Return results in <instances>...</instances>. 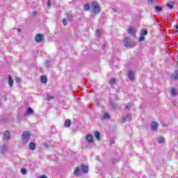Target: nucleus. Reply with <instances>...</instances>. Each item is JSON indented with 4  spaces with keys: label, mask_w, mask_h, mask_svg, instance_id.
Masks as SVG:
<instances>
[{
    "label": "nucleus",
    "mask_w": 178,
    "mask_h": 178,
    "mask_svg": "<svg viewBox=\"0 0 178 178\" xmlns=\"http://www.w3.org/2000/svg\"><path fill=\"white\" fill-rule=\"evenodd\" d=\"M124 45L127 47V48H134L136 44L134 42H131V39L130 38H125L124 40Z\"/></svg>",
    "instance_id": "nucleus-1"
},
{
    "label": "nucleus",
    "mask_w": 178,
    "mask_h": 178,
    "mask_svg": "<svg viewBox=\"0 0 178 178\" xmlns=\"http://www.w3.org/2000/svg\"><path fill=\"white\" fill-rule=\"evenodd\" d=\"M30 137H31V134H30V131H24L22 133V139L24 144H26V143H29V140H30Z\"/></svg>",
    "instance_id": "nucleus-2"
},
{
    "label": "nucleus",
    "mask_w": 178,
    "mask_h": 178,
    "mask_svg": "<svg viewBox=\"0 0 178 178\" xmlns=\"http://www.w3.org/2000/svg\"><path fill=\"white\" fill-rule=\"evenodd\" d=\"M92 8L93 13H95V15H98L99 12H101V8H99V5H98V2L93 1L92 3Z\"/></svg>",
    "instance_id": "nucleus-3"
},
{
    "label": "nucleus",
    "mask_w": 178,
    "mask_h": 178,
    "mask_svg": "<svg viewBox=\"0 0 178 178\" xmlns=\"http://www.w3.org/2000/svg\"><path fill=\"white\" fill-rule=\"evenodd\" d=\"M24 116H33L34 115V111L31 107H29L26 111L24 114Z\"/></svg>",
    "instance_id": "nucleus-4"
},
{
    "label": "nucleus",
    "mask_w": 178,
    "mask_h": 178,
    "mask_svg": "<svg viewBox=\"0 0 178 178\" xmlns=\"http://www.w3.org/2000/svg\"><path fill=\"white\" fill-rule=\"evenodd\" d=\"M128 34H129V35H132V37H134V35H136V29H134L133 27L130 26L128 28V31H127Z\"/></svg>",
    "instance_id": "nucleus-5"
},
{
    "label": "nucleus",
    "mask_w": 178,
    "mask_h": 178,
    "mask_svg": "<svg viewBox=\"0 0 178 178\" xmlns=\"http://www.w3.org/2000/svg\"><path fill=\"white\" fill-rule=\"evenodd\" d=\"M86 140L87 143H89V144H91V143L94 141V137L90 134H88V135H86Z\"/></svg>",
    "instance_id": "nucleus-6"
},
{
    "label": "nucleus",
    "mask_w": 178,
    "mask_h": 178,
    "mask_svg": "<svg viewBox=\"0 0 178 178\" xmlns=\"http://www.w3.org/2000/svg\"><path fill=\"white\" fill-rule=\"evenodd\" d=\"M80 169L82 170L83 173H88V166L86 164H82L80 166Z\"/></svg>",
    "instance_id": "nucleus-7"
},
{
    "label": "nucleus",
    "mask_w": 178,
    "mask_h": 178,
    "mask_svg": "<svg viewBox=\"0 0 178 178\" xmlns=\"http://www.w3.org/2000/svg\"><path fill=\"white\" fill-rule=\"evenodd\" d=\"M44 35L39 33L35 37V40L36 42H41V41L43 40Z\"/></svg>",
    "instance_id": "nucleus-8"
},
{
    "label": "nucleus",
    "mask_w": 178,
    "mask_h": 178,
    "mask_svg": "<svg viewBox=\"0 0 178 178\" xmlns=\"http://www.w3.org/2000/svg\"><path fill=\"white\" fill-rule=\"evenodd\" d=\"M150 129L153 131H155V130H157L158 123H156V122H155V121H153L152 123L151 124Z\"/></svg>",
    "instance_id": "nucleus-9"
},
{
    "label": "nucleus",
    "mask_w": 178,
    "mask_h": 178,
    "mask_svg": "<svg viewBox=\"0 0 178 178\" xmlns=\"http://www.w3.org/2000/svg\"><path fill=\"white\" fill-rule=\"evenodd\" d=\"M81 175V170H80L79 167H76L74 171V176H76V177H78V176H80Z\"/></svg>",
    "instance_id": "nucleus-10"
},
{
    "label": "nucleus",
    "mask_w": 178,
    "mask_h": 178,
    "mask_svg": "<svg viewBox=\"0 0 178 178\" xmlns=\"http://www.w3.org/2000/svg\"><path fill=\"white\" fill-rule=\"evenodd\" d=\"M3 139L4 140H10V132L9 131H6L4 133H3Z\"/></svg>",
    "instance_id": "nucleus-11"
},
{
    "label": "nucleus",
    "mask_w": 178,
    "mask_h": 178,
    "mask_svg": "<svg viewBox=\"0 0 178 178\" xmlns=\"http://www.w3.org/2000/svg\"><path fill=\"white\" fill-rule=\"evenodd\" d=\"M128 77L131 81H133L134 80V72L133 71H129L128 73Z\"/></svg>",
    "instance_id": "nucleus-12"
},
{
    "label": "nucleus",
    "mask_w": 178,
    "mask_h": 178,
    "mask_svg": "<svg viewBox=\"0 0 178 178\" xmlns=\"http://www.w3.org/2000/svg\"><path fill=\"white\" fill-rule=\"evenodd\" d=\"M44 65L47 69H51L52 67V60H46Z\"/></svg>",
    "instance_id": "nucleus-13"
},
{
    "label": "nucleus",
    "mask_w": 178,
    "mask_h": 178,
    "mask_svg": "<svg viewBox=\"0 0 178 178\" xmlns=\"http://www.w3.org/2000/svg\"><path fill=\"white\" fill-rule=\"evenodd\" d=\"M8 84L10 87H13V79H12V75L8 74Z\"/></svg>",
    "instance_id": "nucleus-14"
},
{
    "label": "nucleus",
    "mask_w": 178,
    "mask_h": 178,
    "mask_svg": "<svg viewBox=\"0 0 178 178\" xmlns=\"http://www.w3.org/2000/svg\"><path fill=\"white\" fill-rule=\"evenodd\" d=\"M70 124H72V120L70 119H67L65 121V127H70Z\"/></svg>",
    "instance_id": "nucleus-15"
},
{
    "label": "nucleus",
    "mask_w": 178,
    "mask_h": 178,
    "mask_svg": "<svg viewBox=\"0 0 178 178\" xmlns=\"http://www.w3.org/2000/svg\"><path fill=\"white\" fill-rule=\"evenodd\" d=\"M67 20L68 22H73V15L72 14H66Z\"/></svg>",
    "instance_id": "nucleus-16"
},
{
    "label": "nucleus",
    "mask_w": 178,
    "mask_h": 178,
    "mask_svg": "<svg viewBox=\"0 0 178 178\" xmlns=\"http://www.w3.org/2000/svg\"><path fill=\"white\" fill-rule=\"evenodd\" d=\"M108 119H111V115L108 113H104L102 120H106Z\"/></svg>",
    "instance_id": "nucleus-17"
},
{
    "label": "nucleus",
    "mask_w": 178,
    "mask_h": 178,
    "mask_svg": "<svg viewBox=\"0 0 178 178\" xmlns=\"http://www.w3.org/2000/svg\"><path fill=\"white\" fill-rule=\"evenodd\" d=\"M157 141L159 144H163V143H165V138H163V136H160L157 138Z\"/></svg>",
    "instance_id": "nucleus-18"
},
{
    "label": "nucleus",
    "mask_w": 178,
    "mask_h": 178,
    "mask_svg": "<svg viewBox=\"0 0 178 178\" xmlns=\"http://www.w3.org/2000/svg\"><path fill=\"white\" fill-rule=\"evenodd\" d=\"M6 151H8V147L6 145L2 146V147L0 149V152H1V154H5Z\"/></svg>",
    "instance_id": "nucleus-19"
},
{
    "label": "nucleus",
    "mask_w": 178,
    "mask_h": 178,
    "mask_svg": "<svg viewBox=\"0 0 178 178\" xmlns=\"http://www.w3.org/2000/svg\"><path fill=\"white\" fill-rule=\"evenodd\" d=\"M154 8L156 12H162L163 10V7L159 6H156Z\"/></svg>",
    "instance_id": "nucleus-20"
},
{
    "label": "nucleus",
    "mask_w": 178,
    "mask_h": 178,
    "mask_svg": "<svg viewBox=\"0 0 178 178\" xmlns=\"http://www.w3.org/2000/svg\"><path fill=\"white\" fill-rule=\"evenodd\" d=\"M40 80H41L42 83H47L48 81V79H47V76H45V75H42L40 77Z\"/></svg>",
    "instance_id": "nucleus-21"
},
{
    "label": "nucleus",
    "mask_w": 178,
    "mask_h": 178,
    "mask_svg": "<svg viewBox=\"0 0 178 178\" xmlns=\"http://www.w3.org/2000/svg\"><path fill=\"white\" fill-rule=\"evenodd\" d=\"M95 138H97V140H100V138H101V133H99V131H96L95 132Z\"/></svg>",
    "instance_id": "nucleus-22"
},
{
    "label": "nucleus",
    "mask_w": 178,
    "mask_h": 178,
    "mask_svg": "<svg viewBox=\"0 0 178 178\" xmlns=\"http://www.w3.org/2000/svg\"><path fill=\"white\" fill-rule=\"evenodd\" d=\"M29 148L30 149H32V151H33V149H35V143H34L33 142H31L29 143Z\"/></svg>",
    "instance_id": "nucleus-23"
},
{
    "label": "nucleus",
    "mask_w": 178,
    "mask_h": 178,
    "mask_svg": "<svg viewBox=\"0 0 178 178\" xmlns=\"http://www.w3.org/2000/svg\"><path fill=\"white\" fill-rule=\"evenodd\" d=\"M102 33H103L102 30L97 29L96 31V36L101 37V35L102 34Z\"/></svg>",
    "instance_id": "nucleus-24"
},
{
    "label": "nucleus",
    "mask_w": 178,
    "mask_h": 178,
    "mask_svg": "<svg viewBox=\"0 0 178 178\" xmlns=\"http://www.w3.org/2000/svg\"><path fill=\"white\" fill-rule=\"evenodd\" d=\"M131 106H133V104H131V103H127L125 105V108L126 109H127L128 111H130V109H131Z\"/></svg>",
    "instance_id": "nucleus-25"
},
{
    "label": "nucleus",
    "mask_w": 178,
    "mask_h": 178,
    "mask_svg": "<svg viewBox=\"0 0 178 178\" xmlns=\"http://www.w3.org/2000/svg\"><path fill=\"white\" fill-rule=\"evenodd\" d=\"M176 92H177V90L176 88H173L170 92V94L172 97H175L176 96Z\"/></svg>",
    "instance_id": "nucleus-26"
},
{
    "label": "nucleus",
    "mask_w": 178,
    "mask_h": 178,
    "mask_svg": "<svg viewBox=\"0 0 178 178\" xmlns=\"http://www.w3.org/2000/svg\"><path fill=\"white\" fill-rule=\"evenodd\" d=\"M173 3H175L172 2V4H170V3H166L167 8H169V9H173Z\"/></svg>",
    "instance_id": "nucleus-27"
},
{
    "label": "nucleus",
    "mask_w": 178,
    "mask_h": 178,
    "mask_svg": "<svg viewBox=\"0 0 178 178\" xmlns=\"http://www.w3.org/2000/svg\"><path fill=\"white\" fill-rule=\"evenodd\" d=\"M110 104L111 105V106H113V108H116L118 106V104L115 102H113V101L111 100L110 101Z\"/></svg>",
    "instance_id": "nucleus-28"
},
{
    "label": "nucleus",
    "mask_w": 178,
    "mask_h": 178,
    "mask_svg": "<svg viewBox=\"0 0 178 178\" xmlns=\"http://www.w3.org/2000/svg\"><path fill=\"white\" fill-rule=\"evenodd\" d=\"M84 9H85V10H90V4L89 3L85 4Z\"/></svg>",
    "instance_id": "nucleus-29"
},
{
    "label": "nucleus",
    "mask_w": 178,
    "mask_h": 178,
    "mask_svg": "<svg viewBox=\"0 0 178 178\" xmlns=\"http://www.w3.org/2000/svg\"><path fill=\"white\" fill-rule=\"evenodd\" d=\"M115 83H116V79L115 78H112L110 81H109V84H115Z\"/></svg>",
    "instance_id": "nucleus-30"
},
{
    "label": "nucleus",
    "mask_w": 178,
    "mask_h": 178,
    "mask_svg": "<svg viewBox=\"0 0 178 178\" xmlns=\"http://www.w3.org/2000/svg\"><path fill=\"white\" fill-rule=\"evenodd\" d=\"M147 34H148V31H147V30H142V32H141V35H147Z\"/></svg>",
    "instance_id": "nucleus-31"
},
{
    "label": "nucleus",
    "mask_w": 178,
    "mask_h": 178,
    "mask_svg": "<svg viewBox=\"0 0 178 178\" xmlns=\"http://www.w3.org/2000/svg\"><path fill=\"white\" fill-rule=\"evenodd\" d=\"M125 118H127V120L130 122L131 120V114H127Z\"/></svg>",
    "instance_id": "nucleus-32"
},
{
    "label": "nucleus",
    "mask_w": 178,
    "mask_h": 178,
    "mask_svg": "<svg viewBox=\"0 0 178 178\" xmlns=\"http://www.w3.org/2000/svg\"><path fill=\"white\" fill-rule=\"evenodd\" d=\"M21 173H22V175H26L27 170H26V168L21 169Z\"/></svg>",
    "instance_id": "nucleus-33"
},
{
    "label": "nucleus",
    "mask_w": 178,
    "mask_h": 178,
    "mask_svg": "<svg viewBox=\"0 0 178 178\" xmlns=\"http://www.w3.org/2000/svg\"><path fill=\"white\" fill-rule=\"evenodd\" d=\"M145 40V37L143 35H140V37L139 38V41L141 42L142 41H144Z\"/></svg>",
    "instance_id": "nucleus-34"
},
{
    "label": "nucleus",
    "mask_w": 178,
    "mask_h": 178,
    "mask_svg": "<svg viewBox=\"0 0 178 178\" xmlns=\"http://www.w3.org/2000/svg\"><path fill=\"white\" fill-rule=\"evenodd\" d=\"M54 96L47 95V101H51V99H54Z\"/></svg>",
    "instance_id": "nucleus-35"
},
{
    "label": "nucleus",
    "mask_w": 178,
    "mask_h": 178,
    "mask_svg": "<svg viewBox=\"0 0 178 178\" xmlns=\"http://www.w3.org/2000/svg\"><path fill=\"white\" fill-rule=\"evenodd\" d=\"M174 79H175V80H178V70L175 71Z\"/></svg>",
    "instance_id": "nucleus-36"
},
{
    "label": "nucleus",
    "mask_w": 178,
    "mask_h": 178,
    "mask_svg": "<svg viewBox=\"0 0 178 178\" xmlns=\"http://www.w3.org/2000/svg\"><path fill=\"white\" fill-rule=\"evenodd\" d=\"M122 123H126V122H127V118H126V116L122 117Z\"/></svg>",
    "instance_id": "nucleus-37"
},
{
    "label": "nucleus",
    "mask_w": 178,
    "mask_h": 178,
    "mask_svg": "<svg viewBox=\"0 0 178 178\" xmlns=\"http://www.w3.org/2000/svg\"><path fill=\"white\" fill-rule=\"evenodd\" d=\"M16 81L17 83H21L22 82V79L17 76H16Z\"/></svg>",
    "instance_id": "nucleus-38"
},
{
    "label": "nucleus",
    "mask_w": 178,
    "mask_h": 178,
    "mask_svg": "<svg viewBox=\"0 0 178 178\" xmlns=\"http://www.w3.org/2000/svg\"><path fill=\"white\" fill-rule=\"evenodd\" d=\"M154 3V0H148V5H152Z\"/></svg>",
    "instance_id": "nucleus-39"
},
{
    "label": "nucleus",
    "mask_w": 178,
    "mask_h": 178,
    "mask_svg": "<svg viewBox=\"0 0 178 178\" xmlns=\"http://www.w3.org/2000/svg\"><path fill=\"white\" fill-rule=\"evenodd\" d=\"M63 23L64 26H67V23L66 22V19H63Z\"/></svg>",
    "instance_id": "nucleus-40"
},
{
    "label": "nucleus",
    "mask_w": 178,
    "mask_h": 178,
    "mask_svg": "<svg viewBox=\"0 0 178 178\" xmlns=\"http://www.w3.org/2000/svg\"><path fill=\"white\" fill-rule=\"evenodd\" d=\"M112 162H113V163H116V162H118V160L116 159H113L112 160Z\"/></svg>",
    "instance_id": "nucleus-41"
},
{
    "label": "nucleus",
    "mask_w": 178,
    "mask_h": 178,
    "mask_svg": "<svg viewBox=\"0 0 178 178\" xmlns=\"http://www.w3.org/2000/svg\"><path fill=\"white\" fill-rule=\"evenodd\" d=\"M47 5L48 6H51V0L47 1Z\"/></svg>",
    "instance_id": "nucleus-42"
},
{
    "label": "nucleus",
    "mask_w": 178,
    "mask_h": 178,
    "mask_svg": "<svg viewBox=\"0 0 178 178\" xmlns=\"http://www.w3.org/2000/svg\"><path fill=\"white\" fill-rule=\"evenodd\" d=\"M17 31H18V33H22V29L18 28V29H17Z\"/></svg>",
    "instance_id": "nucleus-43"
},
{
    "label": "nucleus",
    "mask_w": 178,
    "mask_h": 178,
    "mask_svg": "<svg viewBox=\"0 0 178 178\" xmlns=\"http://www.w3.org/2000/svg\"><path fill=\"white\" fill-rule=\"evenodd\" d=\"M33 16H37V12L33 11Z\"/></svg>",
    "instance_id": "nucleus-44"
},
{
    "label": "nucleus",
    "mask_w": 178,
    "mask_h": 178,
    "mask_svg": "<svg viewBox=\"0 0 178 178\" xmlns=\"http://www.w3.org/2000/svg\"><path fill=\"white\" fill-rule=\"evenodd\" d=\"M39 178H47V177L45 175H42V176L39 177Z\"/></svg>",
    "instance_id": "nucleus-45"
},
{
    "label": "nucleus",
    "mask_w": 178,
    "mask_h": 178,
    "mask_svg": "<svg viewBox=\"0 0 178 178\" xmlns=\"http://www.w3.org/2000/svg\"><path fill=\"white\" fill-rule=\"evenodd\" d=\"M111 144H115V139H111Z\"/></svg>",
    "instance_id": "nucleus-46"
},
{
    "label": "nucleus",
    "mask_w": 178,
    "mask_h": 178,
    "mask_svg": "<svg viewBox=\"0 0 178 178\" xmlns=\"http://www.w3.org/2000/svg\"><path fill=\"white\" fill-rule=\"evenodd\" d=\"M175 28H176L177 30H178V24H177V25L175 26Z\"/></svg>",
    "instance_id": "nucleus-47"
}]
</instances>
